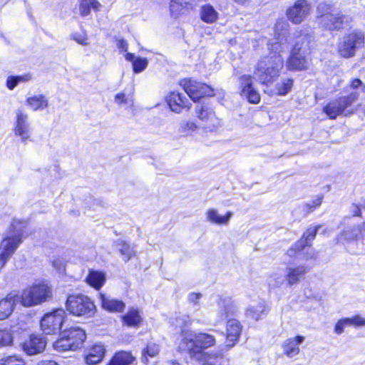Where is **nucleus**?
<instances>
[{"label":"nucleus","instance_id":"obj_1","mask_svg":"<svg viewBox=\"0 0 365 365\" xmlns=\"http://www.w3.org/2000/svg\"><path fill=\"white\" fill-rule=\"evenodd\" d=\"M215 337L208 333L187 331L182 333V338L178 348L180 351H186L192 359L197 354L215 346Z\"/></svg>","mask_w":365,"mask_h":365},{"label":"nucleus","instance_id":"obj_2","mask_svg":"<svg viewBox=\"0 0 365 365\" xmlns=\"http://www.w3.org/2000/svg\"><path fill=\"white\" fill-rule=\"evenodd\" d=\"M26 227V221L13 220L6 236L0 245V252H3L4 256L11 257L24 240L28 237Z\"/></svg>","mask_w":365,"mask_h":365},{"label":"nucleus","instance_id":"obj_3","mask_svg":"<svg viewBox=\"0 0 365 365\" xmlns=\"http://www.w3.org/2000/svg\"><path fill=\"white\" fill-rule=\"evenodd\" d=\"M283 58L281 55L267 56L257 63L255 75L262 83H272L279 75L283 67Z\"/></svg>","mask_w":365,"mask_h":365},{"label":"nucleus","instance_id":"obj_4","mask_svg":"<svg viewBox=\"0 0 365 365\" xmlns=\"http://www.w3.org/2000/svg\"><path fill=\"white\" fill-rule=\"evenodd\" d=\"M52 297V289L48 284H34L24 289L19 297L22 306L31 307L46 302Z\"/></svg>","mask_w":365,"mask_h":365},{"label":"nucleus","instance_id":"obj_5","mask_svg":"<svg viewBox=\"0 0 365 365\" xmlns=\"http://www.w3.org/2000/svg\"><path fill=\"white\" fill-rule=\"evenodd\" d=\"M66 309L71 314L78 317H91L95 312L93 302L83 294H73L68 297Z\"/></svg>","mask_w":365,"mask_h":365},{"label":"nucleus","instance_id":"obj_6","mask_svg":"<svg viewBox=\"0 0 365 365\" xmlns=\"http://www.w3.org/2000/svg\"><path fill=\"white\" fill-rule=\"evenodd\" d=\"M359 99V93L351 91L349 95L339 97L330 101L323 108V112L330 119H336L337 116L344 114L346 109Z\"/></svg>","mask_w":365,"mask_h":365},{"label":"nucleus","instance_id":"obj_7","mask_svg":"<svg viewBox=\"0 0 365 365\" xmlns=\"http://www.w3.org/2000/svg\"><path fill=\"white\" fill-rule=\"evenodd\" d=\"M364 43V36L361 32H354L344 37L339 43L338 51L341 56L350 58L355 55L356 50Z\"/></svg>","mask_w":365,"mask_h":365},{"label":"nucleus","instance_id":"obj_8","mask_svg":"<svg viewBox=\"0 0 365 365\" xmlns=\"http://www.w3.org/2000/svg\"><path fill=\"white\" fill-rule=\"evenodd\" d=\"M66 312L58 309L53 312L46 314L41 321V328L46 334H55L62 327L66 317Z\"/></svg>","mask_w":365,"mask_h":365},{"label":"nucleus","instance_id":"obj_9","mask_svg":"<svg viewBox=\"0 0 365 365\" xmlns=\"http://www.w3.org/2000/svg\"><path fill=\"white\" fill-rule=\"evenodd\" d=\"M319 23L328 30H339L346 25L351 17L346 16L336 10H331L319 16Z\"/></svg>","mask_w":365,"mask_h":365},{"label":"nucleus","instance_id":"obj_10","mask_svg":"<svg viewBox=\"0 0 365 365\" xmlns=\"http://www.w3.org/2000/svg\"><path fill=\"white\" fill-rule=\"evenodd\" d=\"M311 9V4L307 0H297L287 9L286 15L292 23L299 24L310 14Z\"/></svg>","mask_w":365,"mask_h":365},{"label":"nucleus","instance_id":"obj_11","mask_svg":"<svg viewBox=\"0 0 365 365\" xmlns=\"http://www.w3.org/2000/svg\"><path fill=\"white\" fill-rule=\"evenodd\" d=\"M182 86L193 101H197L203 96H210L214 94L213 89L210 86L191 79H185L182 82Z\"/></svg>","mask_w":365,"mask_h":365},{"label":"nucleus","instance_id":"obj_12","mask_svg":"<svg viewBox=\"0 0 365 365\" xmlns=\"http://www.w3.org/2000/svg\"><path fill=\"white\" fill-rule=\"evenodd\" d=\"M14 131L16 135L21 138V142L24 143H26L31 138V130L29 123V116L20 110L16 111Z\"/></svg>","mask_w":365,"mask_h":365},{"label":"nucleus","instance_id":"obj_13","mask_svg":"<svg viewBox=\"0 0 365 365\" xmlns=\"http://www.w3.org/2000/svg\"><path fill=\"white\" fill-rule=\"evenodd\" d=\"M196 113L198 118L202 121L206 129L212 131L220 125V120L216 117L214 111L207 105H198L196 106Z\"/></svg>","mask_w":365,"mask_h":365},{"label":"nucleus","instance_id":"obj_14","mask_svg":"<svg viewBox=\"0 0 365 365\" xmlns=\"http://www.w3.org/2000/svg\"><path fill=\"white\" fill-rule=\"evenodd\" d=\"M46 346V338L40 334H31L22 345L24 351L28 355L41 353Z\"/></svg>","mask_w":365,"mask_h":365},{"label":"nucleus","instance_id":"obj_15","mask_svg":"<svg viewBox=\"0 0 365 365\" xmlns=\"http://www.w3.org/2000/svg\"><path fill=\"white\" fill-rule=\"evenodd\" d=\"M241 93L250 103H258L260 101L259 93L252 86V78L250 75H243L240 78Z\"/></svg>","mask_w":365,"mask_h":365},{"label":"nucleus","instance_id":"obj_16","mask_svg":"<svg viewBox=\"0 0 365 365\" xmlns=\"http://www.w3.org/2000/svg\"><path fill=\"white\" fill-rule=\"evenodd\" d=\"M308 270L305 266L300 265L296 267H288L286 270L284 278L281 277L277 282V285L281 284L285 279L289 285H294L299 283L307 273Z\"/></svg>","mask_w":365,"mask_h":365},{"label":"nucleus","instance_id":"obj_17","mask_svg":"<svg viewBox=\"0 0 365 365\" xmlns=\"http://www.w3.org/2000/svg\"><path fill=\"white\" fill-rule=\"evenodd\" d=\"M167 102L170 109L177 113L183 108H189L190 103L185 95L173 91L167 96Z\"/></svg>","mask_w":365,"mask_h":365},{"label":"nucleus","instance_id":"obj_18","mask_svg":"<svg viewBox=\"0 0 365 365\" xmlns=\"http://www.w3.org/2000/svg\"><path fill=\"white\" fill-rule=\"evenodd\" d=\"M242 331V326L236 319H230L227 323L226 346L233 347L238 341Z\"/></svg>","mask_w":365,"mask_h":365},{"label":"nucleus","instance_id":"obj_19","mask_svg":"<svg viewBox=\"0 0 365 365\" xmlns=\"http://www.w3.org/2000/svg\"><path fill=\"white\" fill-rule=\"evenodd\" d=\"M18 300V295L14 293L8 294L5 298L0 300V320H4L11 316Z\"/></svg>","mask_w":365,"mask_h":365},{"label":"nucleus","instance_id":"obj_20","mask_svg":"<svg viewBox=\"0 0 365 365\" xmlns=\"http://www.w3.org/2000/svg\"><path fill=\"white\" fill-rule=\"evenodd\" d=\"M304 339V336L300 335L287 339L282 345L284 354L289 358L298 355L300 351L299 345Z\"/></svg>","mask_w":365,"mask_h":365},{"label":"nucleus","instance_id":"obj_21","mask_svg":"<svg viewBox=\"0 0 365 365\" xmlns=\"http://www.w3.org/2000/svg\"><path fill=\"white\" fill-rule=\"evenodd\" d=\"M268 314V308L263 300L250 304L245 312L248 319L258 321L262 319Z\"/></svg>","mask_w":365,"mask_h":365},{"label":"nucleus","instance_id":"obj_22","mask_svg":"<svg viewBox=\"0 0 365 365\" xmlns=\"http://www.w3.org/2000/svg\"><path fill=\"white\" fill-rule=\"evenodd\" d=\"M65 331L67 334V339L71 343V350L74 351L81 347L86 338V332L83 329L76 327L66 329Z\"/></svg>","mask_w":365,"mask_h":365},{"label":"nucleus","instance_id":"obj_23","mask_svg":"<svg viewBox=\"0 0 365 365\" xmlns=\"http://www.w3.org/2000/svg\"><path fill=\"white\" fill-rule=\"evenodd\" d=\"M307 54L294 50L292 51L291 56L287 60V67L290 71H302L307 68Z\"/></svg>","mask_w":365,"mask_h":365},{"label":"nucleus","instance_id":"obj_24","mask_svg":"<svg viewBox=\"0 0 365 365\" xmlns=\"http://www.w3.org/2000/svg\"><path fill=\"white\" fill-rule=\"evenodd\" d=\"M100 299L102 308L110 312H121L125 308V304L123 301L101 293L100 294Z\"/></svg>","mask_w":365,"mask_h":365},{"label":"nucleus","instance_id":"obj_25","mask_svg":"<svg viewBox=\"0 0 365 365\" xmlns=\"http://www.w3.org/2000/svg\"><path fill=\"white\" fill-rule=\"evenodd\" d=\"M288 48L287 38L284 35L277 34L268 43V48L270 51L269 56L280 55Z\"/></svg>","mask_w":365,"mask_h":365},{"label":"nucleus","instance_id":"obj_26","mask_svg":"<svg viewBox=\"0 0 365 365\" xmlns=\"http://www.w3.org/2000/svg\"><path fill=\"white\" fill-rule=\"evenodd\" d=\"M312 36L307 34L299 33L295 36L294 45L292 50L308 54L310 52Z\"/></svg>","mask_w":365,"mask_h":365},{"label":"nucleus","instance_id":"obj_27","mask_svg":"<svg viewBox=\"0 0 365 365\" xmlns=\"http://www.w3.org/2000/svg\"><path fill=\"white\" fill-rule=\"evenodd\" d=\"M106 352V349L102 344H96L90 350L86 356L85 361L88 365H95L101 361Z\"/></svg>","mask_w":365,"mask_h":365},{"label":"nucleus","instance_id":"obj_28","mask_svg":"<svg viewBox=\"0 0 365 365\" xmlns=\"http://www.w3.org/2000/svg\"><path fill=\"white\" fill-rule=\"evenodd\" d=\"M26 103L27 106L34 111L43 110L48 106L47 98L42 94L27 98Z\"/></svg>","mask_w":365,"mask_h":365},{"label":"nucleus","instance_id":"obj_29","mask_svg":"<svg viewBox=\"0 0 365 365\" xmlns=\"http://www.w3.org/2000/svg\"><path fill=\"white\" fill-rule=\"evenodd\" d=\"M86 282L96 289H100L106 282V274L101 271L91 269L86 277Z\"/></svg>","mask_w":365,"mask_h":365},{"label":"nucleus","instance_id":"obj_30","mask_svg":"<svg viewBox=\"0 0 365 365\" xmlns=\"http://www.w3.org/2000/svg\"><path fill=\"white\" fill-rule=\"evenodd\" d=\"M232 216V212H228L225 215L222 216L215 209H209L206 212L207 220L217 225H227Z\"/></svg>","mask_w":365,"mask_h":365},{"label":"nucleus","instance_id":"obj_31","mask_svg":"<svg viewBox=\"0 0 365 365\" xmlns=\"http://www.w3.org/2000/svg\"><path fill=\"white\" fill-rule=\"evenodd\" d=\"M134 360L130 352L121 351L115 353L107 365H130Z\"/></svg>","mask_w":365,"mask_h":365},{"label":"nucleus","instance_id":"obj_32","mask_svg":"<svg viewBox=\"0 0 365 365\" xmlns=\"http://www.w3.org/2000/svg\"><path fill=\"white\" fill-rule=\"evenodd\" d=\"M321 227H310L304 233L302 237L296 242V247L299 250H303L306 246H309L310 242L315 238L318 230Z\"/></svg>","mask_w":365,"mask_h":365},{"label":"nucleus","instance_id":"obj_33","mask_svg":"<svg viewBox=\"0 0 365 365\" xmlns=\"http://www.w3.org/2000/svg\"><path fill=\"white\" fill-rule=\"evenodd\" d=\"M222 354L217 351H202L200 354H197L196 356L192 359L197 360L200 363L206 365H215L213 364V361L217 358H222Z\"/></svg>","mask_w":365,"mask_h":365},{"label":"nucleus","instance_id":"obj_34","mask_svg":"<svg viewBox=\"0 0 365 365\" xmlns=\"http://www.w3.org/2000/svg\"><path fill=\"white\" fill-rule=\"evenodd\" d=\"M222 354L217 351H202L200 354H197L196 356L192 359L197 360L200 363L206 365H215L213 364V361L217 358H222Z\"/></svg>","mask_w":365,"mask_h":365},{"label":"nucleus","instance_id":"obj_35","mask_svg":"<svg viewBox=\"0 0 365 365\" xmlns=\"http://www.w3.org/2000/svg\"><path fill=\"white\" fill-rule=\"evenodd\" d=\"M101 4L97 0H81L79 11L81 15L87 16L90 14L91 9L99 11Z\"/></svg>","mask_w":365,"mask_h":365},{"label":"nucleus","instance_id":"obj_36","mask_svg":"<svg viewBox=\"0 0 365 365\" xmlns=\"http://www.w3.org/2000/svg\"><path fill=\"white\" fill-rule=\"evenodd\" d=\"M201 19L207 23L212 24L217 19V12L210 5H205L201 8L200 12Z\"/></svg>","mask_w":365,"mask_h":365},{"label":"nucleus","instance_id":"obj_37","mask_svg":"<svg viewBox=\"0 0 365 365\" xmlns=\"http://www.w3.org/2000/svg\"><path fill=\"white\" fill-rule=\"evenodd\" d=\"M123 320L125 324L129 327L138 326L141 322V317L138 310L130 309L129 312L123 317Z\"/></svg>","mask_w":365,"mask_h":365},{"label":"nucleus","instance_id":"obj_38","mask_svg":"<svg viewBox=\"0 0 365 365\" xmlns=\"http://www.w3.org/2000/svg\"><path fill=\"white\" fill-rule=\"evenodd\" d=\"M361 225L357 227H349L345 229L340 235V238L346 241L357 240L361 232Z\"/></svg>","mask_w":365,"mask_h":365},{"label":"nucleus","instance_id":"obj_39","mask_svg":"<svg viewBox=\"0 0 365 365\" xmlns=\"http://www.w3.org/2000/svg\"><path fill=\"white\" fill-rule=\"evenodd\" d=\"M66 335L65 330L61 332L60 339H57L53 344L54 349L58 351L71 350V345Z\"/></svg>","mask_w":365,"mask_h":365},{"label":"nucleus","instance_id":"obj_40","mask_svg":"<svg viewBox=\"0 0 365 365\" xmlns=\"http://www.w3.org/2000/svg\"><path fill=\"white\" fill-rule=\"evenodd\" d=\"M118 246L119 247L118 250L125 262H128L133 256L135 255V251L125 242H120L118 244Z\"/></svg>","mask_w":365,"mask_h":365},{"label":"nucleus","instance_id":"obj_41","mask_svg":"<svg viewBox=\"0 0 365 365\" xmlns=\"http://www.w3.org/2000/svg\"><path fill=\"white\" fill-rule=\"evenodd\" d=\"M114 101L121 106H132L133 105V96L130 94L126 95L123 92L118 93L115 96Z\"/></svg>","mask_w":365,"mask_h":365},{"label":"nucleus","instance_id":"obj_42","mask_svg":"<svg viewBox=\"0 0 365 365\" xmlns=\"http://www.w3.org/2000/svg\"><path fill=\"white\" fill-rule=\"evenodd\" d=\"M349 88L359 93V98H365V84L359 78L350 80Z\"/></svg>","mask_w":365,"mask_h":365},{"label":"nucleus","instance_id":"obj_43","mask_svg":"<svg viewBox=\"0 0 365 365\" xmlns=\"http://www.w3.org/2000/svg\"><path fill=\"white\" fill-rule=\"evenodd\" d=\"M13 341V334L10 330L0 329V348L11 346Z\"/></svg>","mask_w":365,"mask_h":365},{"label":"nucleus","instance_id":"obj_44","mask_svg":"<svg viewBox=\"0 0 365 365\" xmlns=\"http://www.w3.org/2000/svg\"><path fill=\"white\" fill-rule=\"evenodd\" d=\"M197 128L192 121H182L180 124L179 133L183 135H192Z\"/></svg>","mask_w":365,"mask_h":365},{"label":"nucleus","instance_id":"obj_45","mask_svg":"<svg viewBox=\"0 0 365 365\" xmlns=\"http://www.w3.org/2000/svg\"><path fill=\"white\" fill-rule=\"evenodd\" d=\"M197 0H173L170 6V9L172 13L178 9L180 6L185 4L187 9L192 8L197 4Z\"/></svg>","mask_w":365,"mask_h":365},{"label":"nucleus","instance_id":"obj_46","mask_svg":"<svg viewBox=\"0 0 365 365\" xmlns=\"http://www.w3.org/2000/svg\"><path fill=\"white\" fill-rule=\"evenodd\" d=\"M293 86V81L292 79H285L280 83L277 85V93L279 95H286L292 89Z\"/></svg>","mask_w":365,"mask_h":365},{"label":"nucleus","instance_id":"obj_47","mask_svg":"<svg viewBox=\"0 0 365 365\" xmlns=\"http://www.w3.org/2000/svg\"><path fill=\"white\" fill-rule=\"evenodd\" d=\"M160 351V346L155 343H149L146 348L143 350V354L145 361H148L145 355L150 357H154L158 354Z\"/></svg>","mask_w":365,"mask_h":365},{"label":"nucleus","instance_id":"obj_48","mask_svg":"<svg viewBox=\"0 0 365 365\" xmlns=\"http://www.w3.org/2000/svg\"><path fill=\"white\" fill-rule=\"evenodd\" d=\"M148 63L147 58L137 57L133 63V71L136 73L142 72L147 68Z\"/></svg>","mask_w":365,"mask_h":365},{"label":"nucleus","instance_id":"obj_49","mask_svg":"<svg viewBox=\"0 0 365 365\" xmlns=\"http://www.w3.org/2000/svg\"><path fill=\"white\" fill-rule=\"evenodd\" d=\"M0 365H25V363L15 356H10L1 359Z\"/></svg>","mask_w":365,"mask_h":365},{"label":"nucleus","instance_id":"obj_50","mask_svg":"<svg viewBox=\"0 0 365 365\" xmlns=\"http://www.w3.org/2000/svg\"><path fill=\"white\" fill-rule=\"evenodd\" d=\"M190 322V317L186 314H180L175 318L174 324L176 327H182Z\"/></svg>","mask_w":365,"mask_h":365},{"label":"nucleus","instance_id":"obj_51","mask_svg":"<svg viewBox=\"0 0 365 365\" xmlns=\"http://www.w3.org/2000/svg\"><path fill=\"white\" fill-rule=\"evenodd\" d=\"M73 38L79 44L81 45H87V37L85 34H74L73 35Z\"/></svg>","mask_w":365,"mask_h":365},{"label":"nucleus","instance_id":"obj_52","mask_svg":"<svg viewBox=\"0 0 365 365\" xmlns=\"http://www.w3.org/2000/svg\"><path fill=\"white\" fill-rule=\"evenodd\" d=\"M354 327H365V319L359 315L352 317Z\"/></svg>","mask_w":365,"mask_h":365},{"label":"nucleus","instance_id":"obj_53","mask_svg":"<svg viewBox=\"0 0 365 365\" xmlns=\"http://www.w3.org/2000/svg\"><path fill=\"white\" fill-rule=\"evenodd\" d=\"M202 294L200 293H190L188 295V301L196 305L198 304L199 300L201 299Z\"/></svg>","mask_w":365,"mask_h":365},{"label":"nucleus","instance_id":"obj_54","mask_svg":"<svg viewBox=\"0 0 365 365\" xmlns=\"http://www.w3.org/2000/svg\"><path fill=\"white\" fill-rule=\"evenodd\" d=\"M18 82L15 76H9L6 79V86L9 90H14L18 85Z\"/></svg>","mask_w":365,"mask_h":365},{"label":"nucleus","instance_id":"obj_55","mask_svg":"<svg viewBox=\"0 0 365 365\" xmlns=\"http://www.w3.org/2000/svg\"><path fill=\"white\" fill-rule=\"evenodd\" d=\"M344 325L342 321L340 319L339 320L334 327V332L337 334H341L343 333L344 330Z\"/></svg>","mask_w":365,"mask_h":365},{"label":"nucleus","instance_id":"obj_56","mask_svg":"<svg viewBox=\"0 0 365 365\" xmlns=\"http://www.w3.org/2000/svg\"><path fill=\"white\" fill-rule=\"evenodd\" d=\"M349 210L353 216H360L361 215V209L357 205L352 204L350 206Z\"/></svg>","mask_w":365,"mask_h":365},{"label":"nucleus","instance_id":"obj_57","mask_svg":"<svg viewBox=\"0 0 365 365\" xmlns=\"http://www.w3.org/2000/svg\"><path fill=\"white\" fill-rule=\"evenodd\" d=\"M18 83L23 82H28L31 79V76L30 74H24L22 76H15Z\"/></svg>","mask_w":365,"mask_h":365},{"label":"nucleus","instance_id":"obj_58","mask_svg":"<svg viewBox=\"0 0 365 365\" xmlns=\"http://www.w3.org/2000/svg\"><path fill=\"white\" fill-rule=\"evenodd\" d=\"M117 46L120 50V51H127L128 50V43L123 39H120L118 41Z\"/></svg>","mask_w":365,"mask_h":365},{"label":"nucleus","instance_id":"obj_59","mask_svg":"<svg viewBox=\"0 0 365 365\" xmlns=\"http://www.w3.org/2000/svg\"><path fill=\"white\" fill-rule=\"evenodd\" d=\"M321 203H322V198L318 197V198L315 199L314 200H313L312 202V203L306 204V206L308 208L312 209V208L319 206L321 205Z\"/></svg>","mask_w":365,"mask_h":365},{"label":"nucleus","instance_id":"obj_60","mask_svg":"<svg viewBox=\"0 0 365 365\" xmlns=\"http://www.w3.org/2000/svg\"><path fill=\"white\" fill-rule=\"evenodd\" d=\"M10 258L11 257L9 256H4V253L0 252V269H1L4 267V265Z\"/></svg>","mask_w":365,"mask_h":365},{"label":"nucleus","instance_id":"obj_61","mask_svg":"<svg viewBox=\"0 0 365 365\" xmlns=\"http://www.w3.org/2000/svg\"><path fill=\"white\" fill-rule=\"evenodd\" d=\"M317 257V252H315L314 250H308L306 252V259H314Z\"/></svg>","mask_w":365,"mask_h":365},{"label":"nucleus","instance_id":"obj_62","mask_svg":"<svg viewBox=\"0 0 365 365\" xmlns=\"http://www.w3.org/2000/svg\"><path fill=\"white\" fill-rule=\"evenodd\" d=\"M301 250H299L298 247H296V243H295L294 245L292 247H291L290 249H289L287 250V254L289 257H295L297 252H299V251H301Z\"/></svg>","mask_w":365,"mask_h":365},{"label":"nucleus","instance_id":"obj_63","mask_svg":"<svg viewBox=\"0 0 365 365\" xmlns=\"http://www.w3.org/2000/svg\"><path fill=\"white\" fill-rule=\"evenodd\" d=\"M341 320L344 323V327L353 326L352 317L344 318V319H341Z\"/></svg>","mask_w":365,"mask_h":365},{"label":"nucleus","instance_id":"obj_64","mask_svg":"<svg viewBox=\"0 0 365 365\" xmlns=\"http://www.w3.org/2000/svg\"><path fill=\"white\" fill-rule=\"evenodd\" d=\"M38 365H58V364L52 360H42L38 362Z\"/></svg>","mask_w":365,"mask_h":365}]
</instances>
